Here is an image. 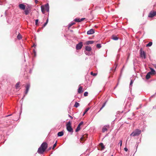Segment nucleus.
Returning <instances> with one entry per match:
<instances>
[{
	"label": "nucleus",
	"mask_w": 156,
	"mask_h": 156,
	"mask_svg": "<svg viewBox=\"0 0 156 156\" xmlns=\"http://www.w3.org/2000/svg\"><path fill=\"white\" fill-rule=\"evenodd\" d=\"M88 93L87 92H85L84 93V96H87L88 95Z\"/></svg>",
	"instance_id": "nucleus-35"
},
{
	"label": "nucleus",
	"mask_w": 156,
	"mask_h": 156,
	"mask_svg": "<svg viewBox=\"0 0 156 156\" xmlns=\"http://www.w3.org/2000/svg\"><path fill=\"white\" fill-rule=\"evenodd\" d=\"M94 33V30L93 29H91L88 31L87 34L88 35Z\"/></svg>",
	"instance_id": "nucleus-10"
},
{
	"label": "nucleus",
	"mask_w": 156,
	"mask_h": 156,
	"mask_svg": "<svg viewBox=\"0 0 156 156\" xmlns=\"http://www.w3.org/2000/svg\"><path fill=\"white\" fill-rule=\"evenodd\" d=\"M71 123L70 121L68 122L66 125V129L67 130L70 132L73 133V129L71 127Z\"/></svg>",
	"instance_id": "nucleus-4"
},
{
	"label": "nucleus",
	"mask_w": 156,
	"mask_h": 156,
	"mask_svg": "<svg viewBox=\"0 0 156 156\" xmlns=\"http://www.w3.org/2000/svg\"><path fill=\"white\" fill-rule=\"evenodd\" d=\"M124 150L126 151H128V149H127L126 147H125V148H124Z\"/></svg>",
	"instance_id": "nucleus-43"
},
{
	"label": "nucleus",
	"mask_w": 156,
	"mask_h": 156,
	"mask_svg": "<svg viewBox=\"0 0 156 156\" xmlns=\"http://www.w3.org/2000/svg\"><path fill=\"white\" fill-rule=\"evenodd\" d=\"M148 73L146 75V78L147 79H149V78H150V77H151V73Z\"/></svg>",
	"instance_id": "nucleus-21"
},
{
	"label": "nucleus",
	"mask_w": 156,
	"mask_h": 156,
	"mask_svg": "<svg viewBox=\"0 0 156 156\" xmlns=\"http://www.w3.org/2000/svg\"><path fill=\"white\" fill-rule=\"evenodd\" d=\"M30 73H31V72H32V70H30Z\"/></svg>",
	"instance_id": "nucleus-50"
},
{
	"label": "nucleus",
	"mask_w": 156,
	"mask_h": 156,
	"mask_svg": "<svg viewBox=\"0 0 156 156\" xmlns=\"http://www.w3.org/2000/svg\"><path fill=\"white\" fill-rule=\"evenodd\" d=\"M94 41H88L86 42L87 44L88 45L89 44H92L94 43Z\"/></svg>",
	"instance_id": "nucleus-22"
},
{
	"label": "nucleus",
	"mask_w": 156,
	"mask_h": 156,
	"mask_svg": "<svg viewBox=\"0 0 156 156\" xmlns=\"http://www.w3.org/2000/svg\"><path fill=\"white\" fill-rule=\"evenodd\" d=\"M82 89V87L81 86H80L78 90V93L79 94L82 93L83 92Z\"/></svg>",
	"instance_id": "nucleus-16"
},
{
	"label": "nucleus",
	"mask_w": 156,
	"mask_h": 156,
	"mask_svg": "<svg viewBox=\"0 0 156 156\" xmlns=\"http://www.w3.org/2000/svg\"><path fill=\"white\" fill-rule=\"evenodd\" d=\"M34 53V56H36V51L35 50H33Z\"/></svg>",
	"instance_id": "nucleus-40"
},
{
	"label": "nucleus",
	"mask_w": 156,
	"mask_h": 156,
	"mask_svg": "<svg viewBox=\"0 0 156 156\" xmlns=\"http://www.w3.org/2000/svg\"><path fill=\"white\" fill-rule=\"evenodd\" d=\"M153 108H156V107L155 106H154L153 107Z\"/></svg>",
	"instance_id": "nucleus-52"
},
{
	"label": "nucleus",
	"mask_w": 156,
	"mask_h": 156,
	"mask_svg": "<svg viewBox=\"0 0 156 156\" xmlns=\"http://www.w3.org/2000/svg\"><path fill=\"white\" fill-rule=\"evenodd\" d=\"M11 115H12L11 114L9 115H7L6 116V117H8V116H9Z\"/></svg>",
	"instance_id": "nucleus-49"
},
{
	"label": "nucleus",
	"mask_w": 156,
	"mask_h": 156,
	"mask_svg": "<svg viewBox=\"0 0 156 156\" xmlns=\"http://www.w3.org/2000/svg\"><path fill=\"white\" fill-rule=\"evenodd\" d=\"M107 102V101H105V102L103 104V105L102 107L100 108L99 111V112L100 111L105 105H106V103Z\"/></svg>",
	"instance_id": "nucleus-23"
},
{
	"label": "nucleus",
	"mask_w": 156,
	"mask_h": 156,
	"mask_svg": "<svg viewBox=\"0 0 156 156\" xmlns=\"http://www.w3.org/2000/svg\"><path fill=\"white\" fill-rule=\"evenodd\" d=\"M80 129V126H79L78 125L77 128H76V132H77L79 131Z\"/></svg>",
	"instance_id": "nucleus-27"
},
{
	"label": "nucleus",
	"mask_w": 156,
	"mask_h": 156,
	"mask_svg": "<svg viewBox=\"0 0 156 156\" xmlns=\"http://www.w3.org/2000/svg\"><path fill=\"white\" fill-rule=\"evenodd\" d=\"M129 57V56H128V58H127V60L128 59Z\"/></svg>",
	"instance_id": "nucleus-53"
},
{
	"label": "nucleus",
	"mask_w": 156,
	"mask_h": 156,
	"mask_svg": "<svg viewBox=\"0 0 156 156\" xmlns=\"http://www.w3.org/2000/svg\"><path fill=\"white\" fill-rule=\"evenodd\" d=\"M110 127L109 126V125H107L104 126L102 129V132L103 133H104L106 131L108 130V129Z\"/></svg>",
	"instance_id": "nucleus-9"
},
{
	"label": "nucleus",
	"mask_w": 156,
	"mask_h": 156,
	"mask_svg": "<svg viewBox=\"0 0 156 156\" xmlns=\"http://www.w3.org/2000/svg\"><path fill=\"white\" fill-rule=\"evenodd\" d=\"M30 11V8H27L24 11L25 14L26 15H27L29 13V12Z\"/></svg>",
	"instance_id": "nucleus-13"
},
{
	"label": "nucleus",
	"mask_w": 156,
	"mask_h": 156,
	"mask_svg": "<svg viewBox=\"0 0 156 156\" xmlns=\"http://www.w3.org/2000/svg\"><path fill=\"white\" fill-rule=\"evenodd\" d=\"M79 105H80V104H79V103H78V102H76L75 103L74 105V107H75L76 108H77L78 106H79Z\"/></svg>",
	"instance_id": "nucleus-25"
},
{
	"label": "nucleus",
	"mask_w": 156,
	"mask_h": 156,
	"mask_svg": "<svg viewBox=\"0 0 156 156\" xmlns=\"http://www.w3.org/2000/svg\"><path fill=\"white\" fill-rule=\"evenodd\" d=\"M90 74L94 76H96L97 75V74L96 73H93L92 72H91Z\"/></svg>",
	"instance_id": "nucleus-36"
},
{
	"label": "nucleus",
	"mask_w": 156,
	"mask_h": 156,
	"mask_svg": "<svg viewBox=\"0 0 156 156\" xmlns=\"http://www.w3.org/2000/svg\"><path fill=\"white\" fill-rule=\"evenodd\" d=\"M83 121H81V122L78 125V126H80L81 125H83Z\"/></svg>",
	"instance_id": "nucleus-38"
},
{
	"label": "nucleus",
	"mask_w": 156,
	"mask_h": 156,
	"mask_svg": "<svg viewBox=\"0 0 156 156\" xmlns=\"http://www.w3.org/2000/svg\"><path fill=\"white\" fill-rule=\"evenodd\" d=\"M111 156H113V155H112Z\"/></svg>",
	"instance_id": "nucleus-59"
},
{
	"label": "nucleus",
	"mask_w": 156,
	"mask_h": 156,
	"mask_svg": "<svg viewBox=\"0 0 156 156\" xmlns=\"http://www.w3.org/2000/svg\"><path fill=\"white\" fill-rule=\"evenodd\" d=\"M139 109V108H136V109Z\"/></svg>",
	"instance_id": "nucleus-57"
},
{
	"label": "nucleus",
	"mask_w": 156,
	"mask_h": 156,
	"mask_svg": "<svg viewBox=\"0 0 156 156\" xmlns=\"http://www.w3.org/2000/svg\"><path fill=\"white\" fill-rule=\"evenodd\" d=\"M85 19V18H82L81 19H80V22L83 21Z\"/></svg>",
	"instance_id": "nucleus-44"
},
{
	"label": "nucleus",
	"mask_w": 156,
	"mask_h": 156,
	"mask_svg": "<svg viewBox=\"0 0 156 156\" xmlns=\"http://www.w3.org/2000/svg\"><path fill=\"white\" fill-rule=\"evenodd\" d=\"M47 147V144L46 142H43L38 148L37 153L40 154H42L45 151Z\"/></svg>",
	"instance_id": "nucleus-1"
},
{
	"label": "nucleus",
	"mask_w": 156,
	"mask_h": 156,
	"mask_svg": "<svg viewBox=\"0 0 156 156\" xmlns=\"http://www.w3.org/2000/svg\"><path fill=\"white\" fill-rule=\"evenodd\" d=\"M112 38L114 40L116 41L118 39V37L116 35H112Z\"/></svg>",
	"instance_id": "nucleus-15"
},
{
	"label": "nucleus",
	"mask_w": 156,
	"mask_h": 156,
	"mask_svg": "<svg viewBox=\"0 0 156 156\" xmlns=\"http://www.w3.org/2000/svg\"><path fill=\"white\" fill-rule=\"evenodd\" d=\"M96 47L97 48H100L101 47V45L100 44H98L96 45Z\"/></svg>",
	"instance_id": "nucleus-34"
},
{
	"label": "nucleus",
	"mask_w": 156,
	"mask_h": 156,
	"mask_svg": "<svg viewBox=\"0 0 156 156\" xmlns=\"http://www.w3.org/2000/svg\"><path fill=\"white\" fill-rule=\"evenodd\" d=\"M119 144L120 147H121L122 145V140H120L119 141Z\"/></svg>",
	"instance_id": "nucleus-39"
},
{
	"label": "nucleus",
	"mask_w": 156,
	"mask_h": 156,
	"mask_svg": "<svg viewBox=\"0 0 156 156\" xmlns=\"http://www.w3.org/2000/svg\"><path fill=\"white\" fill-rule=\"evenodd\" d=\"M85 53L86 55H90V54L89 52H86L85 51Z\"/></svg>",
	"instance_id": "nucleus-42"
},
{
	"label": "nucleus",
	"mask_w": 156,
	"mask_h": 156,
	"mask_svg": "<svg viewBox=\"0 0 156 156\" xmlns=\"http://www.w3.org/2000/svg\"><path fill=\"white\" fill-rule=\"evenodd\" d=\"M141 131L139 129H136L133 131L130 135V136H138L141 133Z\"/></svg>",
	"instance_id": "nucleus-3"
},
{
	"label": "nucleus",
	"mask_w": 156,
	"mask_h": 156,
	"mask_svg": "<svg viewBox=\"0 0 156 156\" xmlns=\"http://www.w3.org/2000/svg\"><path fill=\"white\" fill-rule=\"evenodd\" d=\"M74 20L76 22H80V19L78 18H76L75 20Z\"/></svg>",
	"instance_id": "nucleus-31"
},
{
	"label": "nucleus",
	"mask_w": 156,
	"mask_h": 156,
	"mask_svg": "<svg viewBox=\"0 0 156 156\" xmlns=\"http://www.w3.org/2000/svg\"><path fill=\"white\" fill-rule=\"evenodd\" d=\"M20 82H19L16 83L15 85V88L16 89L19 90L20 89L19 88L20 86Z\"/></svg>",
	"instance_id": "nucleus-14"
},
{
	"label": "nucleus",
	"mask_w": 156,
	"mask_h": 156,
	"mask_svg": "<svg viewBox=\"0 0 156 156\" xmlns=\"http://www.w3.org/2000/svg\"><path fill=\"white\" fill-rule=\"evenodd\" d=\"M85 50L87 51H89L91 50V47L88 46H87L85 47Z\"/></svg>",
	"instance_id": "nucleus-17"
},
{
	"label": "nucleus",
	"mask_w": 156,
	"mask_h": 156,
	"mask_svg": "<svg viewBox=\"0 0 156 156\" xmlns=\"http://www.w3.org/2000/svg\"><path fill=\"white\" fill-rule=\"evenodd\" d=\"M129 111H130V109H128V111H127V112H129Z\"/></svg>",
	"instance_id": "nucleus-55"
},
{
	"label": "nucleus",
	"mask_w": 156,
	"mask_h": 156,
	"mask_svg": "<svg viewBox=\"0 0 156 156\" xmlns=\"http://www.w3.org/2000/svg\"><path fill=\"white\" fill-rule=\"evenodd\" d=\"M128 99L129 101H130V102H128L127 103L125 107L126 108H130V106H131V102L133 101V99L130 97H128Z\"/></svg>",
	"instance_id": "nucleus-5"
},
{
	"label": "nucleus",
	"mask_w": 156,
	"mask_h": 156,
	"mask_svg": "<svg viewBox=\"0 0 156 156\" xmlns=\"http://www.w3.org/2000/svg\"><path fill=\"white\" fill-rule=\"evenodd\" d=\"M118 83L117 84V85H116V86L114 87V89H115L116 88V87H117L118 86Z\"/></svg>",
	"instance_id": "nucleus-47"
},
{
	"label": "nucleus",
	"mask_w": 156,
	"mask_h": 156,
	"mask_svg": "<svg viewBox=\"0 0 156 156\" xmlns=\"http://www.w3.org/2000/svg\"><path fill=\"white\" fill-rule=\"evenodd\" d=\"M35 2L36 4L38 3V1L37 0H35Z\"/></svg>",
	"instance_id": "nucleus-45"
},
{
	"label": "nucleus",
	"mask_w": 156,
	"mask_h": 156,
	"mask_svg": "<svg viewBox=\"0 0 156 156\" xmlns=\"http://www.w3.org/2000/svg\"><path fill=\"white\" fill-rule=\"evenodd\" d=\"M83 43L81 42H80L78 44H76V48L77 50H80V49L82 46H83Z\"/></svg>",
	"instance_id": "nucleus-8"
},
{
	"label": "nucleus",
	"mask_w": 156,
	"mask_h": 156,
	"mask_svg": "<svg viewBox=\"0 0 156 156\" xmlns=\"http://www.w3.org/2000/svg\"><path fill=\"white\" fill-rule=\"evenodd\" d=\"M38 22V20L37 19L35 20V24L37 25V23Z\"/></svg>",
	"instance_id": "nucleus-41"
},
{
	"label": "nucleus",
	"mask_w": 156,
	"mask_h": 156,
	"mask_svg": "<svg viewBox=\"0 0 156 156\" xmlns=\"http://www.w3.org/2000/svg\"><path fill=\"white\" fill-rule=\"evenodd\" d=\"M64 134V133L63 131H61L58 133L57 135L58 136H62Z\"/></svg>",
	"instance_id": "nucleus-20"
},
{
	"label": "nucleus",
	"mask_w": 156,
	"mask_h": 156,
	"mask_svg": "<svg viewBox=\"0 0 156 156\" xmlns=\"http://www.w3.org/2000/svg\"><path fill=\"white\" fill-rule=\"evenodd\" d=\"M101 148V150H102L105 149V146L104 145L103 143H101L99 144Z\"/></svg>",
	"instance_id": "nucleus-18"
},
{
	"label": "nucleus",
	"mask_w": 156,
	"mask_h": 156,
	"mask_svg": "<svg viewBox=\"0 0 156 156\" xmlns=\"http://www.w3.org/2000/svg\"><path fill=\"white\" fill-rule=\"evenodd\" d=\"M22 36L20 33H19L17 36V39L19 40H20L22 38Z\"/></svg>",
	"instance_id": "nucleus-26"
},
{
	"label": "nucleus",
	"mask_w": 156,
	"mask_h": 156,
	"mask_svg": "<svg viewBox=\"0 0 156 156\" xmlns=\"http://www.w3.org/2000/svg\"><path fill=\"white\" fill-rule=\"evenodd\" d=\"M36 44H34V45H33V47H36Z\"/></svg>",
	"instance_id": "nucleus-48"
},
{
	"label": "nucleus",
	"mask_w": 156,
	"mask_h": 156,
	"mask_svg": "<svg viewBox=\"0 0 156 156\" xmlns=\"http://www.w3.org/2000/svg\"><path fill=\"white\" fill-rule=\"evenodd\" d=\"M69 117L71 118V119H73V117L72 116H70V115H69Z\"/></svg>",
	"instance_id": "nucleus-46"
},
{
	"label": "nucleus",
	"mask_w": 156,
	"mask_h": 156,
	"mask_svg": "<svg viewBox=\"0 0 156 156\" xmlns=\"http://www.w3.org/2000/svg\"><path fill=\"white\" fill-rule=\"evenodd\" d=\"M48 21V18L46 21V22L44 24L43 27H44L47 24Z\"/></svg>",
	"instance_id": "nucleus-29"
},
{
	"label": "nucleus",
	"mask_w": 156,
	"mask_h": 156,
	"mask_svg": "<svg viewBox=\"0 0 156 156\" xmlns=\"http://www.w3.org/2000/svg\"><path fill=\"white\" fill-rule=\"evenodd\" d=\"M56 144H57V141H56V142L54 144V145L53 146V147L52 148V149H54L55 147H56Z\"/></svg>",
	"instance_id": "nucleus-37"
},
{
	"label": "nucleus",
	"mask_w": 156,
	"mask_h": 156,
	"mask_svg": "<svg viewBox=\"0 0 156 156\" xmlns=\"http://www.w3.org/2000/svg\"><path fill=\"white\" fill-rule=\"evenodd\" d=\"M85 140V137L84 136H82L80 138V140L81 141H83V140Z\"/></svg>",
	"instance_id": "nucleus-33"
},
{
	"label": "nucleus",
	"mask_w": 156,
	"mask_h": 156,
	"mask_svg": "<svg viewBox=\"0 0 156 156\" xmlns=\"http://www.w3.org/2000/svg\"><path fill=\"white\" fill-rule=\"evenodd\" d=\"M156 15V12L155 11H151L149 14L148 17L152 18Z\"/></svg>",
	"instance_id": "nucleus-7"
},
{
	"label": "nucleus",
	"mask_w": 156,
	"mask_h": 156,
	"mask_svg": "<svg viewBox=\"0 0 156 156\" xmlns=\"http://www.w3.org/2000/svg\"><path fill=\"white\" fill-rule=\"evenodd\" d=\"M19 8L23 10H24L26 9V6L23 4H20L19 5Z\"/></svg>",
	"instance_id": "nucleus-12"
},
{
	"label": "nucleus",
	"mask_w": 156,
	"mask_h": 156,
	"mask_svg": "<svg viewBox=\"0 0 156 156\" xmlns=\"http://www.w3.org/2000/svg\"><path fill=\"white\" fill-rule=\"evenodd\" d=\"M133 81H134L133 80H131L130 82V84H129V87L130 88V87L132 86V84L133 83Z\"/></svg>",
	"instance_id": "nucleus-30"
},
{
	"label": "nucleus",
	"mask_w": 156,
	"mask_h": 156,
	"mask_svg": "<svg viewBox=\"0 0 156 156\" xmlns=\"http://www.w3.org/2000/svg\"><path fill=\"white\" fill-rule=\"evenodd\" d=\"M75 23L73 22H72L68 25L69 27H70L72 26L75 24Z\"/></svg>",
	"instance_id": "nucleus-24"
},
{
	"label": "nucleus",
	"mask_w": 156,
	"mask_h": 156,
	"mask_svg": "<svg viewBox=\"0 0 156 156\" xmlns=\"http://www.w3.org/2000/svg\"><path fill=\"white\" fill-rule=\"evenodd\" d=\"M25 96V95H24L23 97V98L22 99H23L24 97Z\"/></svg>",
	"instance_id": "nucleus-54"
},
{
	"label": "nucleus",
	"mask_w": 156,
	"mask_h": 156,
	"mask_svg": "<svg viewBox=\"0 0 156 156\" xmlns=\"http://www.w3.org/2000/svg\"><path fill=\"white\" fill-rule=\"evenodd\" d=\"M116 67H115V69H116Z\"/></svg>",
	"instance_id": "nucleus-58"
},
{
	"label": "nucleus",
	"mask_w": 156,
	"mask_h": 156,
	"mask_svg": "<svg viewBox=\"0 0 156 156\" xmlns=\"http://www.w3.org/2000/svg\"><path fill=\"white\" fill-rule=\"evenodd\" d=\"M51 147H50V148H49L48 150H50L51 149Z\"/></svg>",
	"instance_id": "nucleus-51"
},
{
	"label": "nucleus",
	"mask_w": 156,
	"mask_h": 156,
	"mask_svg": "<svg viewBox=\"0 0 156 156\" xmlns=\"http://www.w3.org/2000/svg\"><path fill=\"white\" fill-rule=\"evenodd\" d=\"M151 71L149 73H150L151 74H155L156 73V72L154 69L151 68Z\"/></svg>",
	"instance_id": "nucleus-19"
},
{
	"label": "nucleus",
	"mask_w": 156,
	"mask_h": 156,
	"mask_svg": "<svg viewBox=\"0 0 156 156\" xmlns=\"http://www.w3.org/2000/svg\"><path fill=\"white\" fill-rule=\"evenodd\" d=\"M140 54L141 57L145 59L146 58V55L144 51L142 50V48L140 50Z\"/></svg>",
	"instance_id": "nucleus-6"
},
{
	"label": "nucleus",
	"mask_w": 156,
	"mask_h": 156,
	"mask_svg": "<svg viewBox=\"0 0 156 156\" xmlns=\"http://www.w3.org/2000/svg\"><path fill=\"white\" fill-rule=\"evenodd\" d=\"M30 87V85L29 84H27V86L26 87V90L25 92V93L26 94H27L29 91Z\"/></svg>",
	"instance_id": "nucleus-11"
},
{
	"label": "nucleus",
	"mask_w": 156,
	"mask_h": 156,
	"mask_svg": "<svg viewBox=\"0 0 156 156\" xmlns=\"http://www.w3.org/2000/svg\"><path fill=\"white\" fill-rule=\"evenodd\" d=\"M41 11L43 14L45 13V9H46L47 12H49V6L48 3L45 4L44 5H42L41 7Z\"/></svg>",
	"instance_id": "nucleus-2"
},
{
	"label": "nucleus",
	"mask_w": 156,
	"mask_h": 156,
	"mask_svg": "<svg viewBox=\"0 0 156 156\" xmlns=\"http://www.w3.org/2000/svg\"><path fill=\"white\" fill-rule=\"evenodd\" d=\"M154 67H155V68L156 69V65H155Z\"/></svg>",
	"instance_id": "nucleus-56"
},
{
	"label": "nucleus",
	"mask_w": 156,
	"mask_h": 156,
	"mask_svg": "<svg viewBox=\"0 0 156 156\" xmlns=\"http://www.w3.org/2000/svg\"><path fill=\"white\" fill-rule=\"evenodd\" d=\"M152 44V43L151 42H149L148 44L146 45L147 47H150Z\"/></svg>",
	"instance_id": "nucleus-28"
},
{
	"label": "nucleus",
	"mask_w": 156,
	"mask_h": 156,
	"mask_svg": "<svg viewBox=\"0 0 156 156\" xmlns=\"http://www.w3.org/2000/svg\"><path fill=\"white\" fill-rule=\"evenodd\" d=\"M89 108H87L86 109V110H85L84 112L83 113V115H84L86 114V113L89 110Z\"/></svg>",
	"instance_id": "nucleus-32"
}]
</instances>
